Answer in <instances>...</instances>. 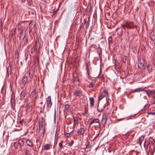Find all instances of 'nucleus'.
I'll use <instances>...</instances> for the list:
<instances>
[{"mask_svg":"<svg viewBox=\"0 0 155 155\" xmlns=\"http://www.w3.org/2000/svg\"><path fill=\"white\" fill-rule=\"evenodd\" d=\"M74 142V141L73 140H71V141L69 143H68V145L70 146L71 147L73 145Z\"/></svg>","mask_w":155,"mask_h":155,"instance_id":"obj_37","label":"nucleus"},{"mask_svg":"<svg viewBox=\"0 0 155 155\" xmlns=\"http://www.w3.org/2000/svg\"><path fill=\"white\" fill-rule=\"evenodd\" d=\"M84 25L83 23H81L80 25L79 28L78 30L80 31L82 28H84Z\"/></svg>","mask_w":155,"mask_h":155,"instance_id":"obj_43","label":"nucleus"},{"mask_svg":"<svg viewBox=\"0 0 155 155\" xmlns=\"http://www.w3.org/2000/svg\"><path fill=\"white\" fill-rule=\"evenodd\" d=\"M84 133V130L83 127H81L78 129L77 134L79 136H83Z\"/></svg>","mask_w":155,"mask_h":155,"instance_id":"obj_5","label":"nucleus"},{"mask_svg":"<svg viewBox=\"0 0 155 155\" xmlns=\"http://www.w3.org/2000/svg\"><path fill=\"white\" fill-rule=\"evenodd\" d=\"M108 116V114L107 113H104L102 115V121L103 120H105V122H106L107 120V118Z\"/></svg>","mask_w":155,"mask_h":155,"instance_id":"obj_16","label":"nucleus"},{"mask_svg":"<svg viewBox=\"0 0 155 155\" xmlns=\"http://www.w3.org/2000/svg\"><path fill=\"white\" fill-rule=\"evenodd\" d=\"M70 127L71 129V130L70 131L68 130V137H71L73 136L74 137V124H72L71 126Z\"/></svg>","mask_w":155,"mask_h":155,"instance_id":"obj_4","label":"nucleus"},{"mask_svg":"<svg viewBox=\"0 0 155 155\" xmlns=\"http://www.w3.org/2000/svg\"><path fill=\"white\" fill-rule=\"evenodd\" d=\"M26 142L28 146L31 147L33 146V143L32 141L29 139L27 140H26Z\"/></svg>","mask_w":155,"mask_h":155,"instance_id":"obj_18","label":"nucleus"},{"mask_svg":"<svg viewBox=\"0 0 155 155\" xmlns=\"http://www.w3.org/2000/svg\"><path fill=\"white\" fill-rule=\"evenodd\" d=\"M121 27L123 28H127L128 29H134L137 28V25L133 22L130 21H126L121 25Z\"/></svg>","mask_w":155,"mask_h":155,"instance_id":"obj_1","label":"nucleus"},{"mask_svg":"<svg viewBox=\"0 0 155 155\" xmlns=\"http://www.w3.org/2000/svg\"><path fill=\"white\" fill-rule=\"evenodd\" d=\"M34 27H32V24L31 22L29 25V30L31 31Z\"/></svg>","mask_w":155,"mask_h":155,"instance_id":"obj_39","label":"nucleus"},{"mask_svg":"<svg viewBox=\"0 0 155 155\" xmlns=\"http://www.w3.org/2000/svg\"><path fill=\"white\" fill-rule=\"evenodd\" d=\"M148 143L147 142L146 140L143 143L144 147L145 150H147V149L148 147Z\"/></svg>","mask_w":155,"mask_h":155,"instance_id":"obj_31","label":"nucleus"},{"mask_svg":"<svg viewBox=\"0 0 155 155\" xmlns=\"http://www.w3.org/2000/svg\"><path fill=\"white\" fill-rule=\"evenodd\" d=\"M126 118H120L118 120V121H121L124 120Z\"/></svg>","mask_w":155,"mask_h":155,"instance_id":"obj_57","label":"nucleus"},{"mask_svg":"<svg viewBox=\"0 0 155 155\" xmlns=\"http://www.w3.org/2000/svg\"><path fill=\"white\" fill-rule=\"evenodd\" d=\"M64 143V141L61 140V142L59 143V146L61 149L62 147L63 144Z\"/></svg>","mask_w":155,"mask_h":155,"instance_id":"obj_36","label":"nucleus"},{"mask_svg":"<svg viewBox=\"0 0 155 155\" xmlns=\"http://www.w3.org/2000/svg\"><path fill=\"white\" fill-rule=\"evenodd\" d=\"M27 2H28L27 4H28V5L29 6H31L32 4V0H31L30 1V0H28V1H27Z\"/></svg>","mask_w":155,"mask_h":155,"instance_id":"obj_42","label":"nucleus"},{"mask_svg":"<svg viewBox=\"0 0 155 155\" xmlns=\"http://www.w3.org/2000/svg\"><path fill=\"white\" fill-rule=\"evenodd\" d=\"M35 62L38 65L39 63V57L38 56H36L35 57Z\"/></svg>","mask_w":155,"mask_h":155,"instance_id":"obj_26","label":"nucleus"},{"mask_svg":"<svg viewBox=\"0 0 155 155\" xmlns=\"http://www.w3.org/2000/svg\"><path fill=\"white\" fill-rule=\"evenodd\" d=\"M19 56V52L17 51L16 52V55H15V58H17L18 59Z\"/></svg>","mask_w":155,"mask_h":155,"instance_id":"obj_49","label":"nucleus"},{"mask_svg":"<svg viewBox=\"0 0 155 155\" xmlns=\"http://www.w3.org/2000/svg\"><path fill=\"white\" fill-rule=\"evenodd\" d=\"M143 90L141 88H137L134 90L132 92H138L142 91Z\"/></svg>","mask_w":155,"mask_h":155,"instance_id":"obj_32","label":"nucleus"},{"mask_svg":"<svg viewBox=\"0 0 155 155\" xmlns=\"http://www.w3.org/2000/svg\"><path fill=\"white\" fill-rule=\"evenodd\" d=\"M11 100L10 101L11 107L13 109V110H15V98H12V95Z\"/></svg>","mask_w":155,"mask_h":155,"instance_id":"obj_6","label":"nucleus"},{"mask_svg":"<svg viewBox=\"0 0 155 155\" xmlns=\"http://www.w3.org/2000/svg\"><path fill=\"white\" fill-rule=\"evenodd\" d=\"M18 30L19 31H21L24 30L22 26L21 25H19V27L18 28Z\"/></svg>","mask_w":155,"mask_h":155,"instance_id":"obj_38","label":"nucleus"},{"mask_svg":"<svg viewBox=\"0 0 155 155\" xmlns=\"http://www.w3.org/2000/svg\"><path fill=\"white\" fill-rule=\"evenodd\" d=\"M116 31L117 32V34L119 35H121L123 32V30L121 29L117 28L116 29Z\"/></svg>","mask_w":155,"mask_h":155,"instance_id":"obj_21","label":"nucleus"},{"mask_svg":"<svg viewBox=\"0 0 155 155\" xmlns=\"http://www.w3.org/2000/svg\"><path fill=\"white\" fill-rule=\"evenodd\" d=\"M74 94L76 96H81L82 95V92L81 90L77 89L75 90L74 92Z\"/></svg>","mask_w":155,"mask_h":155,"instance_id":"obj_11","label":"nucleus"},{"mask_svg":"<svg viewBox=\"0 0 155 155\" xmlns=\"http://www.w3.org/2000/svg\"><path fill=\"white\" fill-rule=\"evenodd\" d=\"M147 68L149 73L150 74L152 72V67L151 65L148 64L147 66Z\"/></svg>","mask_w":155,"mask_h":155,"instance_id":"obj_20","label":"nucleus"},{"mask_svg":"<svg viewBox=\"0 0 155 155\" xmlns=\"http://www.w3.org/2000/svg\"><path fill=\"white\" fill-rule=\"evenodd\" d=\"M46 101L47 107L48 108H51L52 104L51 96H48L46 99Z\"/></svg>","mask_w":155,"mask_h":155,"instance_id":"obj_2","label":"nucleus"},{"mask_svg":"<svg viewBox=\"0 0 155 155\" xmlns=\"http://www.w3.org/2000/svg\"><path fill=\"white\" fill-rule=\"evenodd\" d=\"M101 80H103L104 79V78L103 76H101L100 77Z\"/></svg>","mask_w":155,"mask_h":155,"instance_id":"obj_62","label":"nucleus"},{"mask_svg":"<svg viewBox=\"0 0 155 155\" xmlns=\"http://www.w3.org/2000/svg\"><path fill=\"white\" fill-rule=\"evenodd\" d=\"M23 120H21L19 121V123L20 124L21 126H23Z\"/></svg>","mask_w":155,"mask_h":155,"instance_id":"obj_51","label":"nucleus"},{"mask_svg":"<svg viewBox=\"0 0 155 155\" xmlns=\"http://www.w3.org/2000/svg\"><path fill=\"white\" fill-rule=\"evenodd\" d=\"M102 93H104L106 94L107 96H109L107 92V90H104L102 92Z\"/></svg>","mask_w":155,"mask_h":155,"instance_id":"obj_47","label":"nucleus"},{"mask_svg":"<svg viewBox=\"0 0 155 155\" xmlns=\"http://www.w3.org/2000/svg\"><path fill=\"white\" fill-rule=\"evenodd\" d=\"M28 77L27 76H25H25L22 78V80L21 81V84L25 85L28 81Z\"/></svg>","mask_w":155,"mask_h":155,"instance_id":"obj_14","label":"nucleus"},{"mask_svg":"<svg viewBox=\"0 0 155 155\" xmlns=\"http://www.w3.org/2000/svg\"><path fill=\"white\" fill-rule=\"evenodd\" d=\"M13 145L16 149L18 148V145L16 142H14V143Z\"/></svg>","mask_w":155,"mask_h":155,"instance_id":"obj_48","label":"nucleus"},{"mask_svg":"<svg viewBox=\"0 0 155 155\" xmlns=\"http://www.w3.org/2000/svg\"><path fill=\"white\" fill-rule=\"evenodd\" d=\"M51 145L49 144H46L42 147V149L43 150H48L50 149V147H51Z\"/></svg>","mask_w":155,"mask_h":155,"instance_id":"obj_12","label":"nucleus"},{"mask_svg":"<svg viewBox=\"0 0 155 155\" xmlns=\"http://www.w3.org/2000/svg\"><path fill=\"white\" fill-rule=\"evenodd\" d=\"M94 83L93 82H91L90 84L88 85V86L89 88H92L94 86Z\"/></svg>","mask_w":155,"mask_h":155,"instance_id":"obj_41","label":"nucleus"},{"mask_svg":"<svg viewBox=\"0 0 155 155\" xmlns=\"http://www.w3.org/2000/svg\"><path fill=\"white\" fill-rule=\"evenodd\" d=\"M18 143L20 144L21 146H23L24 145V142L23 140L21 139H20L18 140Z\"/></svg>","mask_w":155,"mask_h":155,"instance_id":"obj_28","label":"nucleus"},{"mask_svg":"<svg viewBox=\"0 0 155 155\" xmlns=\"http://www.w3.org/2000/svg\"><path fill=\"white\" fill-rule=\"evenodd\" d=\"M86 69L87 71V74L88 75H89V73H88V69L87 68V66H86Z\"/></svg>","mask_w":155,"mask_h":155,"instance_id":"obj_61","label":"nucleus"},{"mask_svg":"<svg viewBox=\"0 0 155 155\" xmlns=\"http://www.w3.org/2000/svg\"><path fill=\"white\" fill-rule=\"evenodd\" d=\"M28 38H26L25 39L24 44L22 45V46H25L27 45V43H28Z\"/></svg>","mask_w":155,"mask_h":155,"instance_id":"obj_29","label":"nucleus"},{"mask_svg":"<svg viewBox=\"0 0 155 155\" xmlns=\"http://www.w3.org/2000/svg\"><path fill=\"white\" fill-rule=\"evenodd\" d=\"M104 98V96H103V95H100L98 97V100L99 101H101V99H102Z\"/></svg>","mask_w":155,"mask_h":155,"instance_id":"obj_46","label":"nucleus"},{"mask_svg":"<svg viewBox=\"0 0 155 155\" xmlns=\"http://www.w3.org/2000/svg\"><path fill=\"white\" fill-rule=\"evenodd\" d=\"M150 38L155 43V33H151L150 35Z\"/></svg>","mask_w":155,"mask_h":155,"instance_id":"obj_23","label":"nucleus"},{"mask_svg":"<svg viewBox=\"0 0 155 155\" xmlns=\"http://www.w3.org/2000/svg\"><path fill=\"white\" fill-rule=\"evenodd\" d=\"M106 101H107V103H110V102H111V100L109 99V96H107V97H106Z\"/></svg>","mask_w":155,"mask_h":155,"instance_id":"obj_44","label":"nucleus"},{"mask_svg":"<svg viewBox=\"0 0 155 155\" xmlns=\"http://www.w3.org/2000/svg\"><path fill=\"white\" fill-rule=\"evenodd\" d=\"M145 93L147 94L149 97H150L152 95L154 94L155 92L153 90H144Z\"/></svg>","mask_w":155,"mask_h":155,"instance_id":"obj_8","label":"nucleus"},{"mask_svg":"<svg viewBox=\"0 0 155 155\" xmlns=\"http://www.w3.org/2000/svg\"><path fill=\"white\" fill-rule=\"evenodd\" d=\"M24 152L25 155H31L30 152L27 149H25Z\"/></svg>","mask_w":155,"mask_h":155,"instance_id":"obj_33","label":"nucleus"},{"mask_svg":"<svg viewBox=\"0 0 155 155\" xmlns=\"http://www.w3.org/2000/svg\"><path fill=\"white\" fill-rule=\"evenodd\" d=\"M86 148H89V145H88L87 144L86 145Z\"/></svg>","mask_w":155,"mask_h":155,"instance_id":"obj_63","label":"nucleus"},{"mask_svg":"<svg viewBox=\"0 0 155 155\" xmlns=\"http://www.w3.org/2000/svg\"><path fill=\"white\" fill-rule=\"evenodd\" d=\"M153 104H155V97L153 98Z\"/></svg>","mask_w":155,"mask_h":155,"instance_id":"obj_60","label":"nucleus"},{"mask_svg":"<svg viewBox=\"0 0 155 155\" xmlns=\"http://www.w3.org/2000/svg\"><path fill=\"white\" fill-rule=\"evenodd\" d=\"M25 35H21L20 36L19 38L20 39L22 38V39H23L25 38Z\"/></svg>","mask_w":155,"mask_h":155,"instance_id":"obj_50","label":"nucleus"},{"mask_svg":"<svg viewBox=\"0 0 155 155\" xmlns=\"http://www.w3.org/2000/svg\"><path fill=\"white\" fill-rule=\"evenodd\" d=\"M26 94V92L24 90H23L20 94V100H23L25 98Z\"/></svg>","mask_w":155,"mask_h":155,"instance_id":"obj_13","label":"nucleus"},{"mask_svg":"<svg viewBox=\"0 0 155 155\" xmlns=\"http://www.w3.org/2000/svg\"><path fill=\"white\" fill-rule=\"evenodd\" d=\"M42 133L44 134L45 133V128H44V129H42Z\"/></svg>","mask_w":155,"mask_h":155,"instance_id":"obj_58","label":"nucleus"},{"mask_svg":"<svg viewBox=\"0 0 155 155\" xmlns=\"http://www.w3.org/2000/svg\"><path fill=\"white\" fill-rule=\"evenodd\" d=\"M37 49L35 48V46H33L31 48V53L33 54L35 53V52L36 51Z\"/></svg>","mask_w":155,"mask_h":155,"instance_id":"obj_30","label":"nucleus"},{"mask_svg":"<svg viewBox=\"0 0 155 155\" xmlns=\"http://www.w3.org/2000/svg\"><path fill=\"white\" fill-rule=\"evenodd\" d=\"M99 135V133L97 134L96 136L94 137V138H93V140H94L96 138H97V137H98V135Z\"/></svg>","mask_w":155,"mask_h":155,"instance_id":"obj_53","label":"nucleus"},{"mask_svg":"<svg viewBox=\"0 0 155 155\" xmlns=\"http://www.w3.org/2000/svg\"><path fill=\"white\" fill-rule=\"evenodd\" d=\"M68 111V104H66L65 106V108L64 110V114H66V115L65 116V118H66L67 116V113Z\"/></svg>","mask_w":155,"mask_h":155,"instance_id":"obj_22","label":"nucleus"},{"mask_svg":"<svg viewBox=\"0 0 155 155\" xmlns=\"http://www.w3.org/2000/svg\"><path fill=\"white\" fill-rule=\"evenodd\" d=\"M23 31H24V30L19 31L20 32H19V34L20 35H23Z\"/></svg>","mask_w":155,"mask_h":155,"instance_id":"obj_54","label":"nucleus"},{"mask_svg":"<svg viewBox=\"0 0 155 155\" xmlns=\"http://www.w3.org/2000/svg\"><path fill=\"white\" fill-rule=\"evenodd\" d=\"M32 107V105L30 103L27 104L25 107L26 111L27 112L30 109H31Z\"/></svg>","mask_w":155,"mask_h":155,"instance_id":"obj_15","label":"nucleus"},{"mask_svg":"<svg viewBox=\"0 0 155 155\" xmlns=\"http://www.w3.org/2000/svg\"><path fill=\"white\" fill-rule=\"evenodd\" d=\"M99 120L98 119H95L92 120L90 122L89 124L90 127L91 126V125L93 124L94 123H96L97 124V125L95 126H99L100 124L99 123Z\"/></svg>","mask_w":155,"mask_h":155,"instance_id":"obj_9","label":"nucleus"},{"mask_svg":"<svg viewBox=\"0 0 155 155\" xmlns=\"http://www.w3.org/2000/svg\"><path fill=\"white\" fill-rule=\"evenodd\" d=\"M108 42L109 44H111L112 42V38L111 36H110L108 38Z\"/></svg>","mask_w":155,"mask_h":155,"instance_id":"obj_34","label":"nucleus"},{"mask_svg":"<svg viewBox=\"0 0 155 155\" xmlns=\"http://www.w3.org/2000/svg\"><path fill=\"white\" fill-rule=\"evenodd\" d=\"M58 9V8H57V9H56V7H55V9H54L53 10V12L54 14H55L57 12Z\"/></svg>","mask_w":155,"mask_h":155,"instance_id":"obj_45","label":"nucleus"},{"mask_svg":"<svg viewBox=\"0 0 155 155\" xmlns=\"http://www.w3.org/2000/svg\"><path fill=\"white\" fill-rule=\"evenodd\" d=\"M152 144L153 145V151H152L151 152H150V155H153V153L154 151L155 148V145H154L153 143V142H152ZM147 155H149V154L148 153Z\"/></svg>","mask_w":155,"mask_h":155,"instance_id":"obj_35","label":"nucleus"},{"mask_svg":"<svg viewBox=\"0 0 155 155\" xmlns=\"http://www.w3.org/2000/svg\"><path fill=\"white\" fill-rule=\"evenodd\" d=\"M90 101V107H93L94 105V99L93 97H90L89 98Z\"/></svg>","mask_w":155,"mask_h":155,"instance_id":"obj_17","label":"nucleus"},{"mask_svg":"<svg viewBox=\"0 0 155 155\" xmlns=\"http://www.w3.org/2000/svg\"><path fill=\"white\" fill-rule=\"evenodd\" d=\"M84 25L86 24L87 22L86 19H84Z\"/></svg>","mask_w":155,"mask_h":155,"instance_id":"obj_59","label":"nucleus"},{"mask_svg":"<svg viewBox=\"0 0 155 155\" xmlns=\"http://www.w3.org/2000/svg\"><path fill=\"white\" fill-rule=\"evenodd\" d=\"M148 114H152L153 115H155V112H150L148 113Z\"/></svg>","mask_w":155,"mask_h":155,"instance_id":"obj_52","label":"nucleus"},{"mask_svg":"<svg viewBox=\"0 0 155 155\" xmlns=\"http://www.w3.org/2000/svg\"><path fill=\"white\" fill-rule=\"evenodd\" d=\"M61 2H60L58 4V5H57V7L58 6V9H59V8H60V6H61Z\"/></svg>","mask_w":155,"mask_h":155,"instance_id":"obj_55","label":"nucleus"},{"mask_svg":"<svg viewBox=\"0 0 155 155\" xmlns=\"http://www.w3.org/2000/svg\"><path fill=\"white\" fill-rule=\"evenodd\" d=\"M44 128H45V126L44 125L42 124V123L41 124H39V130L38 132L39 133L40 130H41L42 129H44Z\"/></svg>","mask_w":155,"mask_h":155,"instance_id":"obj_27","label":"nucleus"},{"mask_svg":"<svg viewBox=\"0 0 155 155\" xmlns=\"http://www.w3.org/2000/svg\"><path fill=\"white\" fill-rule=\"evenodd\" d=\"M89 19L87 22V24L85 26V28H86V29L88 28L89 25L90 21H89Z\"/></svg>","mask_w":155,"mask_h":155,"instance_id":"obj_40","label":"nucleus"},{"mask_svg":"<svg viewBox=\"0 0 155 155\" xmlns=\"http://www.w3.org/2000/svg\"><path fill=\"white\" fill-rule=\"evenodd\" d=\"M35 45L36 47H38V46L39 49L42 46L39 41H38L36 42Z\"/></svg>","mask_w":155,"mask_h":155,"instance_id":"obj_25","label":"nucleus"},{"mask_svg":"<svg viewBox=\"0 0 155 155\" xmlns=\"http://www.w3.org/2000/svg\"><path fill=\"white\" fill-rule=\"evenodd\" d=\"M34 72V71L33 70H31L30 71L29 73V77L30 79H32L33 77Z\"/></svg>","mask_w":155,"mask_h":155,"instance_id":"obj_24","label":"nucleus"},{"mask_svg":"<svg viewBox=\"0 0 155 155\" xmlns=\"http://www.w3.org/2000/svg\"><path fill=\"white\" fill-rule=\"evenodd\" d=\"M64 135L65 137H66V138L68 137V133H64Z\"/></svg>","mask_w":155,"mask_h":155,"instance_id":"obj_56","label":"nucleus"},{"mask_svg":"<svg viewBox=\"0 0 155 155\" xmlns=\"http://www.w3.org/2000/svg\"><path fill=\"white\" fill-rule=\"evenodd\" d=\"M12 65L9 64V65L7 68V74L9 75V73L11 74L12 73Z\"/></svg>","mask_w":155,"mask_h":155,"instance_id":"obj_10","label":"nucleus"},{"mask_svg":"<svg viewBox=\"0 0 155 155\" xmlns=\"http://www.w3.org/2000/svg\"><path fill=\"white\" fill-rule=\"evenodd\" d=\"M144 136L142 135L139 138L138 143L140 146L141 145L143 140H144Z\"/></svg>","mask_w":155,"mask_h":155,"instance_id":"obj_19","label":"nucleus"},{"mask_svg":"<svg viewBox=\"0 0 155 155\" xmlns=\"http://www.w3.org/2000/svg\"><path fill=\"white\" fill-rule=\"evenodd\" d=\"M11 35L12 36H15V34H14V33H12V34H11Z\"/></svg>","mask_w":155,"mask_h":155,"instance_id":"obj_64","label":"nucleus"},{"mask_svg":"<svg viewBox=\"0 0 155 155\" xmlns=\"http://www.w3.org/2000/svg\"><path fill=\"white\" fill-rule=\"evenodd\" d=\"M30 96L32 100L35 101V100L38 97V95L36 94V92L35 90H34L31 92Z\"/></svg>","mask_w":155,"mask_h":155,"instance_id":"obj_3","label":"nucleus"},{"mask_svg":"<svg viewBox=\"0 0 155 155\" xmlns=\"http://www.w3.org/2000/svg\"><path fill=\"white\" fill-rule=\"evenodd\" d=\"M138 67L141 70H144L145 68L144 67V62L143 61H141L140 60L139 61L138 64Z\"/></svg>","mask_w":155,"mask_h":155,"instance_id":"obj_7","label":"nucleus"}]
</instances>
